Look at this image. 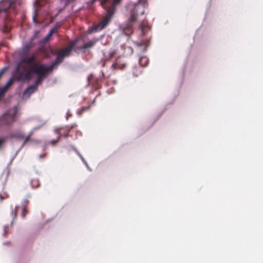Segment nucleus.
<instances>
[{
    "mask_svg": "<svg viewBox=\"0 0 263 263\" xmlns=\"http://www.w3.org/2000/svg\"><path fill=\"white\" fill-rule=\"evenodd\" d=\"M79 41V39L77 38L73 41H72L69 43V47L66 48L67 49V52H71V50L73 49L74 47L75 46L76 44L77 43V42Z\"/></svg>",
    "mask_w": 263,
    "mask_h": 263,
    "instance_id": "nucleus-12",
    "label": "nucleus"
},
{
    "mask_svg": "<svg viewBox=\"0 0 263 263\" xmlns=\"http://www.w3.org/2000/svg\"><path fill=\"white\" fill-rule=\"evenodd\" d=\"M148 7L147 1H138L134 5L129 3L127 9L130 11V16L129 18L130 22H135L138 20L140 15L144 14L145 8Z\"/></svg>",
    "mask_w": 263,
    "mask_h": 263,
    "instance_id": "nucleus-3",
    "label": "nucleus"
},
{
    "mask_svg": "<svg viewBox=\"0 0 263 263\" xmlns=\"http://www.w3.org/2000/svg\"><path fill=\"white\" fill-rule=\"evenodd\" d=\"M13 82V79H10L4 86L6 87V88H8L12 84Z\"/></svg>",
    "mask_w": 263,
    "mask_h": 263,
    "instance_id": "nucleus-24",
    "label": "nucleus"
},
{
    "mask_svg": "<svg viewBox=\"0 0 263 263\" xmlns=\"http://www.w3.org/2000/svg\"><path fill=\"white\" fill-rule=\"evenodd\" d=\"M7 89L8 88H6L5 86L1 88L0 89V97L3 96Z\"/></svg>",
    "mask_w": 263,
    "mask_h": 263,
    "instance_id": "nucleus-23",
    "label": "nucleus"
},
{
    "mask_svg": "<svg viewBox=\"0 0 263 263\" xmlns=\"http://www.w3.org/2000/svg\"><path fill=\"white\" fill-rule=\"evenodd\" d=\"M53 69L49 66L46 67L44 64L37 65L29 70H26L25 73L18 72L16 75V79L19 81H29L32 78L33 73L37 75V78L35 81L34 85H31L25 89V93L29 90H31L30 93H33L37 88L43 79L46 78L48 73Z\"/></svg>",
    "mask_w": 263,
    "mask_h": 263,
    "instance_id": "nucleus-1",
    "label": "nucleus"
},
{
    "mask_svg": "<svg viewBox=\"0 0 263 263\" xmlns=\"http://www.w3.org/2000/svg\"><path fill=\"white\" fill-rule=\"evenodd\" d=\"M33 132L31 131L29 133V135L25 138L23 145H24L26 144L27 142H28L30 140V137L33 135Z\"/></svg>",
    "mask_w": 263,
    "mask_h": 263,
    "instance_id": "nucleus-18",
    "label": "nucleus"
},
{
    "mask_svg": "<svg viewBox=\"0 0 263 263\" xmlns=\"http://www.w3.org/2000/svg\"><path fill=\"white\" fill-rule=\"evenodd\" d=\"M77 126V125L75 124L73 125H71L70 126H67L65 127V129L67 131V132H69L71 129Z\"/></svg>",
    "mask_w": 263,
    "mask_h": 263,
    "instance_id": "nucleus-26",
    "label": "nucleus"
},
{
    "mask_svg": "<svg viewBox=\"0 0 263 263\" xmlns=\"http://www.w3.org/2000/svg\"><path fill=\"white\" fill-rule=\"evenodd\" d=\"M96 40H91L89 42L84 44L82 46L78 47V48L80 50H85L93 47L96 43Z\"/></svg>",
    "mask_w": 263,
    "mask_h": 263,
    "instance_id": "nucleus-9",
    "label": "nucleus"
},
{
    "mask_svg": "<svg viewBox=\"0 0 263 263\" xmlns=\"http://www.w3.org/2000/svg\"><path fill=\"white\" fill-rule=\"evenodd\" d=\"M61 26V24L60 23H57L54 27L52 28V29H54V32L57 31V30Z\"/></svg>",
    "mask_w": 263,
    "mask_h": 263,
    "instance_id": "nucleus-25",
    "label": "nucleus"
},
{
    "mask_svg": "<svg viewBox=\"0 0 263 263\" xmlns=\"http://www.w3.org/2000/svg\"><path fill=\"white\" fill-rule=\"evenodd\" d=\"M8 197V195L5 192L0 193V202Z\"/></svg>",
    "mask_w": 263,
    "mask_h": 263,
    "instance_id": "nucleus-19",
    "label": "nucleus"
},
{
    "mask_svg": "<svg viewBox=\"0 0 263 263\" xmlns=\"http://www.w3.org/2000/svg\"><path fill=\"white\" fill-rule=\"evenodd\" d=\"M40 2V1H35V3L37 4V3H38V2Z\"/></svg>",
    "mask_w": 263,
    "mask_h": 263,
    "instance_id": "nucleus-34",
    "label": "nucleus"
},
{
    "mask_svg": "<svg viewBox=\"0 0 263 263\" xmlns=\"http://www.w3.org/2000/svg\"><path fill=\"white\" fill-rule=\"evenodd\" d=\"M61 139V136H59L58 138V139L57 140H51L50 141V143L52 144V145H54V144H55L57 142Z\"/></svg>",
    "mask_w": 263,
    "mask_h": 263,
    "instance_id": "nucleus-29",
    "label": "nucleus"
},
{
    "mask_svg": "<svg viewBox=\"0 0 263 263\" xmlns=\"http://www.w3.org/2000/svg\"><path fill=\"white\" fill-rule=\"evenodd\" d=\"M36 14H35L33 15V21H34V23H37V21H36Z\"/></svg>",
    "mask_w": 263,
    "mask_h": 263,
    "instance_id": "nucleus-31",
    "label": "nucleus"
},
{
    "mask_svg": "<svg viewBox=\"0 0 263 263\" xmlns=\"http://www.w3.org/2000/svg\"><path fill=\"white\" fill-rule=\"evenodd\" d=\"M45 156H46V154H41V155H40V158H44Z\"/></svg>",
    "mask_w": 263,
    "mask_h": 263,
    "instance_id": "nucleus-33",
    "label": "nucleus"
},
{
    "mask_svg": "<svg viewBox=\"0 0 263 263\" xmlns=\"http://www.w3.org/2000/svg\"><path fill=\"white\" fill-rule=\"evenodd\" d=\"M67 51L66 48L60 50L55 61L49 66L53 69L58 64L61 63L63 61V59L66 57L69 56L70 54V52H67Z\"/></svg>",
    "mask_w": 263,
    "mask_h": 263,
    "instance_id": "nucleus-6",
    "label": "nucleus"
},
{
    "mask_svg": "<svg viewBox=\"0 0 263 263\" xmlns=\"http://www.w3.org/2000/svg\"><path fill=\"white\" fill-rule=\"evenodd\" d=\"M31 91V90H29L26 93H25V90H24V92H23V96H27L28 97H29V96L32 93H30Z\"/></svg>",
    "mask_w": 263,
    "mask_h": 263,
    "instance_id": "nucleus-28",
    "label": "nucleus"
},
{
    "mask_svg": "<svg viewBox=\"0 0 263 263\" xmlns=\"http://www.w3.org/2000/svg\"><path fill=\"white\" fill-rule=\"evenodd\" d=\"M89 107H90L89 105L87 106V107H83L81 108V110H82V112H83V111L88 109L89 108Z\"/></svg>",
    "mask_w": 263,
    "mask_h": 263,
    "instance_id": "nucleus-30",
    "label": "nucleus"
},
{
    "mask_svg": "<svg viewBox=\"0 0 263 263\" xmlns=\"http://www.w3.org/2000/svg\"><path fill=\"white\" fill-rule=\"evenodd\" d=\"M149 62L148 58L146 57H141L139 60V64L142 67L147 66Z\"/></svg>",
    "mask_w": 263,
    "mask_h": 263,
    "instance_id": "nucleus-11",
    "label": "nucleus"
},
{
    "mask_svg": "<svg viewBox=\"0 0 263 263\" xmlns=\"http://www.w3.org/2000/svg\"><path fill=\"white\" fill-rule=\"evenodd\" d=\"M30 183L33 188H36L40 185V182L37 178H32L30 181Z\"/></svg>",
    "mask_w": 263,
    "mask_h": 263,
    "instance_id": "nucleus-13",
    "label": "nucleus"
},
{
    "mask_svg": "<svg viewBox=\"0 0 263 263\" xmlns=\"http://www.w3.org/2000/svg\"><path fill=\"white\" fill-rule=\"evenodd\" d=\"M125 67L126 64L124 63H122L121 60V58L118 57L116 60L115 62L112 64L111 68H113L114 69H116V68L123 69Z\"/></svg>",
    "mask_w": 263,
    "mask_h": 263,
    "instance_id": "nucleus-7",
    "label": "nucleus"
},
{
    "mask_svg": "<svg viewBox=\"0 0 263 263\" xmlns=\"http://www.w3.org/2000/svg\"><path fill=\"white\" fill-rule=\"evenodd\" d=\"M28 202H29L28 200H26L25 201H24V204L22 205V212L21 216L23 218H24L25 216L28 213V211L27 210V206L28 204Z\"/></svg>",
    "mask_w": 263,
    "mask_h": 263,
    "instance_id": "nucleus-10",
    "label": "nucleus"
},
{
    "mask_svg": "<svg viewBox=\"0 0 263 263\" xmlns=\"http://www.w3.org/2000/svg\"><path fill=\"white\" fill-rule=\"evenodd\" d=\"M54 33V29H51L48 35L45 37V40L48 41L49 39L52 35Z\"/></svg>",
    "mask_w": 263,
    "mask_h": 263,
    "instance_id": "nucleus-22",
    "label": "nucleus"
},
{
    "mask_svg": "<svg viewBox=\"0 0 263 263\" xmlns=\"http://www.w3.org/2000/svg\"><path fill=\"white\" fill-rule=\"evenodd\" d=\"M17 112L16 106L9 109L0 117V126L10 125L16 121V116Z\"/></svg>",
    "mask_w": 263,
    "mask_h": 263,
    "instance_id": "nucleus-4",
    "label": "nucleus"
},
{
    "mask_svg": "<svg viewBox=\"0 0 263 263\" xmlns=\"http://www.w3.org/2000/svg\"><path fill=\"white\" fill-rule=\"evenodd\" d=\"M64 127H61V128H58V129H57L55 130V132L58 134L59 135V136L61 137H63L65 138L68 137L69 136V135L68 134L69 132H67V134H62L61 132V130L64 129Z\"/></svg>",
    "mask_w": 263,
    "mask_h": 263,
    "instance_id": "nucleus-16",
    "label": "nucleus"
},
{
    "mask_svg": "<svg viewBox=\"0 0 263 263\" xmlns=\"http://www.w3.org/2000/svg\"><path fill=\"white\" fill-rule=\"evenodd\" d=\"M147 27L146 23L145 22L144 20H143L141 22H140L139 24V28L141 30L142 35H144L145 33L144 31L145 27Z\"/></svg>",
    "mask_w": 263,
    "mask_h": 263,
    "instance_id": "nucleus-14",
    "label": "nucleus"
},
{
    "mask_svg": "<svg viewBox=\"0 0 263 263\" xmlns=\"http://www.w3.org/2000/svg\"><path fill=\"white\" fill-rule=\"evenodd\" d=\"M7 140V137L3 136L0 137V149H2Z\"/></svg>",
    "mask_w": 263,
    "mask_h": 263,
    "instance_id": "nucleus-17",
    "label": "nucleus"
},
{
    "mask_svg": "<svg viewBox=\"0 0 263 263\" xmlns=\"http://www.w3.org/2000/svg\"><path fill=\"white\" fill-rule=\"evenodd\" d=\"M37 65V57L34 54H32L29 57L24 58L19 64V65L23 70L21 72H23L24 73L26 70H28L26 66L27 65L32 66V68H33Z\"/></svg>",
    "mask_w": 263,
    "mask_h": 263,
    "instance_id": "nucleus-5",
    "label": "nucleus"
},
{
    "mask_svg": "<svg viewBox=\"0 0 263 263\" xmlns=\"http://www.w3.org/2000/svg\"><path fill=\"white\" fill-rule=\"evenodd\" d=\"M116 51H111L109 53V57H108V59H111L112 58L114 57V56L116 54Z\"/></svg>",
    "mask_w": 263,
    "mask_h": 263,
    "instance_id": "nucleus-27",
    "label": "nucleus"
},
{
    "mask_svg": "<svg viewBox=\"0 0 263 263\" xmlns=\"http://www.w3.org/2000/svg\"><path fill=\"white\" fill-rule=\"evenodd\" d=\"M4 73V70H0V78L3 75Z\"/></svg>",
    "mask_w": 263,
    "mask_h": 263,
    "instance_id": "nucleus-32",
    "label": "nucleus"
},
{
    "mask_svg": "<svg viewBox=\"0 0 263 263\" xmlns=\"http://www.w3.org/2000/svg\"><path fill=\"white\" fill-rule=\"evenodd\" d=\"M129 22L126 25L125 27L123 28V31L124 33L126 35H130L133 32V26L132 23L133 22H130L128 20Z\"/></svg>",
    "mask_w": 263,
    "mask_h": 263,
    "instance_id": "nucleus-8",
    "label": "nucleus"
},
{
    "mask_svg": "<svg viewBox=\"0 0 263 263\" xmlns=\"http://www.w3.org/2000/svg\"><path fill=\"white\" fill-rule=\"evenodd\" d=\"M18 208L19 206H16L14 209V210L12 213V214L13 215V219H15L17 217Z\"/></svg>",
    "mask_w": 263,
    "mask_h": 263,
    "instance_id": "nucleus-21",
    "label": "nucleus"
},
{
    "mask_svg": "<svg viewBox=\"0 0 263 263\" xmlns=\"http://www.w3.org/2000/svg\"><path fill=\"white\" fill-rule=\"evenodd\" d=\"M60 49H58V48H52V49H50V53L53 54V55H55L57 54V55H58L59 54V51H60Z\"/></svg>",
    "mask_w": 263,
    "mask_h": 263,
    "instance_id": "nucleus-20",
    "label": "nucleus"
},
{
    "mask_svg": "<svg viewBox=\"0 0 263 263\" xmlns=\"http://www.w3.org/2000/svg\"><path fill=\"white\" fill-rule=\"evenodd\" d=\"M100 5L106 10V14L98 24H95L92 28L95 31L101 30L106 27L110 22L116 12V7L120 1H100Z\"/></svg>",
    "mask_w": 263,
    "mask_h": 263,
    "instance_id": "nucleus-2",
    "label": "nucleus"
},
{
    "mask_svg": "<svg viewBox=\"0 0 263 263\" xmlns=\"http://www.w3.org/2000/svg\"><path fill=\"white\" fill-rule=\"evenodd\" d=\"M24 137V134L20 132H17L10 136L11 138H16L17 139H23Z\"/></svg>",
    "mask_w": 263,
    "mask_h": 263,
    "instance_id": "nucleus-15",
    "label": "nucleus"
}]
</instances>
